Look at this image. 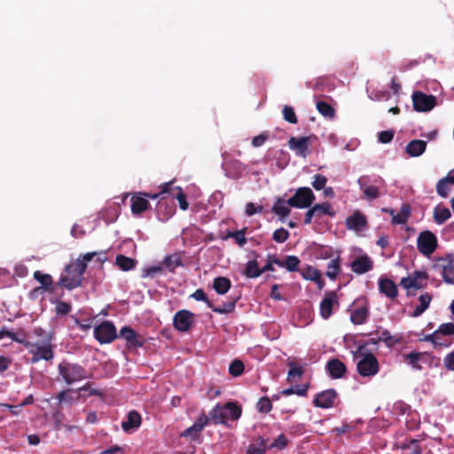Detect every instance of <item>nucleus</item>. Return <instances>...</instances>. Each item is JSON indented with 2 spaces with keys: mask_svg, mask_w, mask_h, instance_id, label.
<instances>
[{
  "mask_svg": "<svg viewBox=\"0 0 454 454\" xmlns=\"http://www.w3.org/2000/svg\"><path fill=\"white\" fill-rule=\"evenodd\" d=\"M98 253L90 252L80 255L75 262H71L65 268V274H62L56 283L58 286H63L67 290H73L82 286L83 274L87 269V263L90 262Z\"/></svg>",
  "mask_w": 454,
  "mask_h": 454,
  "instance_id": "f257e3e1",
  "label": "nucleus"
},
{
  "mask_svg": "<svg viewBox=\"0 0 454 454\" xmlns=\"http://www.w3.org/2000/svg\"><path fill=\"white\" fill-rule=\"evenodd\" d=\"M239 405L233 402H228L225 405L217 404L210 412V420L214 424H225L228 419L236 420L241 415Z\"/></svg>",
  "mask_w": 454,
  "mask_h": 454,
  "instance_id": "f03ea898",
  "label": "nucleus"
},
{
  "mask_svg": "<svg viewBox=\"0 0 454 454\" xmlns=\"http://www.w3.org/2000/svg\"><path fill=\"white\" fill-rule=\"evenodd\" d=\"M58 370L67 385H72L87 378L85 368L78 364L63 361L59 364Z\"/></svg>",
  "mask_w": 454,
  "mask_h": 454,
  "instance_id": "7ed1b4c3",
  "label": "nucleus"
},
{
  "mask_svg": "<svg viewBox=\"0 0 454 454\" xmlns=\"http://www.w3.org/2000/svg\"><path fill=\"white\" fill-rule=\"evenodd\" d=\"M26 348L28 349L29 354L32 355L31 362L33 364L40 360L51 361L54 357L50 338L43 344L30 341V343L26 344Z\"/></svg>",
  "mask_w": 454,
  "mask_h": 454,
  "instance_id": "20e7f679",
  "label": "nucleus"
},
{
  "mask_svg": "<svg viewBox=\"0 0 454 454\" xmlns=\"http://www.w3.org/2000/svg\"><path fill=\"white\" fill-rule=\"evenodd\" d=\"M316 200L315 194L309 187H300L295 193L286 200V204L297 208L310 207Z\"/></svg>",
  "mask_w": 454,
  "mask_h": 454,
  "instance_id": "39448f33",
  "label": "nucleus"
},
{
  "mask_svg": "<svg viewBox=\"0 0 454 454\" xmlns=\"http://www.w3.org/2000/svg\"><path fill=\"white\" fill-rule=\"evenodd\" d=\"M434 268L441 271L445 283L454 285V254L450 253L438 257Z\"/></svg>",
  "mask_w": 454,
  "mask_h": 454,
  "instance_id": "423d86ee",
  "label": "nucleus"
},
{
  "mask_svg": "<svg viewBox=\"0 0 454 454\" xmlns=\"http://www.w3.org/2000/svg\"><path fill=\"white\" fill-rule=\"evenodd\" d=\"M438 239L431 231H422L417 238V248L424 256L429 257L437 248Z\"/></svg>",
  "mask_w": 454,
  "mask_h": 454,
  "instance_id": "0eeeda50",
  "label": "nucleus"
},
{
  "mask_svg": "<svg viewBox=\"0 0 454 454\" xmlns=\"http://www.w3.org/2000/svg\"><path fill=\"white\" fill-rule=\"evenodd\" d=\"M357 372L362 377H372L380 371L379 361L372 353L362 354L356 364Z\"/></svg>",
  "mask_w": 454,
  "mask_h": 454,
  "instance_id": "6e6552de",
  "label": "nucleus"
},
{
  "mask_svg": "<svg viewBox=\"0 0 454 454\" xmlns=\"http://www.w3.org/2000/svg\"><path fill=\"white\" fill-rule=\"evenodd\" d=\"M428 274L423 270H415L412 274L406 278H403L400 281V286L407 290V295H415L414 290L422 289L426 286L421 280H427Z\"/></svg>",
  "mask_w": 454,
  "mask_h": 454,
  "instance_id": "1a4fd4ad",
  "label": "nucleus"
},
{
  "mask_svg": "<svg viewBox=\"0 0 454 454\" xmlns=\"http://www.w3.org/2000/svg\"><path fill=\"white\" fill-rule=\"evenodd\" d=\"M94 337L100 344L113 342L118 337L114 323L111 321H104L95 326Z\"/></svg>",
  "mask_w": 454,
  "mask_h": 454,
  "instance_id": "9d476101",
  "label": "nucleus"
},
{
  "mask_svg": "<svg viewBox=\"0 0 454 454\" xmlns=\"http://www.w3.org/2000/svg\"><path fill=\"white\" fill-rule=\"evenodd\" d=\"M195 314L188 309H181L176 312L173 317V326L182 333L189 332L195 323Z\"/></svg>",
  "mask_w": 454,
  "mask_h": 454,
  "instance_id": "9b49d317",
  "label": "nucleus"
},
{
  "mask_svg": "<svg viewBox=\"0 0 454 454\" xmlns=\"http://www.w3.org/2000/svg\"><path fill=\"white\" fill-rule=\"evenodd\" d=\"M412 105L417 112H429L436 106V98L422 91H415L412 94Z\"/></svg>",
  "mask_w": 454,
  "mask_h": 454,
  "instance_id": "f8f14e48",
  "label": "nucleus"
},
{
  "mask_svg": "<svg viewBox=\"0 0 454 454\" xmlns=\"http://www.w3.org/2000/svg\"><path fill=\"white\" fill-rule=\"evenodd\" d=\"M118 337L126 340V347L129 349L142 348L145 342V339L130 326H123Z\"/></svg>",
  "mask_w": 454,
  "mask_h": 454,
  "instance_id": "ddd939ff",
  "label": "nucleus"
},
{
  "mask_svg": "<svg viewBox=\"0 0 454 454\" xmlns=\"http://www.w3.org/2000/svg\"><path fill=\"white\" fill-rule=\"evenodd\" d=\"M337 395V392L333 388L324 390L316 395L313 404L323 409L331 408L333 406Z\"/></svg>",
  "mask_w": 454,
  "mask_h": 454,
  "instance_id": "4468645a",
  "label": "nucleus"
},
{
  "mask_svg": "<svg viewBox=\"0 0 454 454\" xmlns=\"http://www.w3.org/2000/svg\"><path fill=\"white\" fill-rule=\"evenodd\" d=\"M310 137H292L288 140V146L296 155L305 158L309 153Z\"/></svg>",
  "mask_w": 454,
  "mask_h": 454,
  "instance_id": "2eb2a0df",
  "label": "nucleus"
},
{
  "mask_svg": "<svg viewBox=\"0 0 454 454\" xmlns=\"http://www.w3.org/2000/svg\"><path fill=\"white\" fill-rule=\"evenodd\" d=\"M334 304L339 305L336 293L334 291L326 292L319 306L320 315L323 318L327 319L332 316Z\"/></svg>",
  "mask_w": 454,
  "mask_h": 454,
  "instance_id": "dca6fc26",
  "label": "nucleus"
},
{
  "mask_svg": "<svg viewBox=\"0 0 454 454\" xmlns=\"http://www.w3.org/2000/svg\"><path fill=\"white\" fill-rule=\"evenodd\" d=\"M350 268L354 273L362 275L372 270L373 261L367 254H363L351 262Z\"/></svg>",
  "mask_w": 454,
  "mask_h": 454,
  "instance_id": "f3484780",
  "label": "nucleus"
},
{
  "mask_svg": "<svg viewBox=\"0 0 454 454\" xmlns=\"http://www.w3.org/2000/svg\"><path fill=\"white\" fill-rule=\"evenodd\" d=\"M325 369L332 379H340L347 372L345 364L338 358L330 359L325 365Z\"/></svg>",
  "mask_w": 454,
  "mask_h": 454,
  "instance_id": "a211bd4d",
  "label": "nucleus"
},
{
  "mask_svg": "<svg viewBox=\"0 0 454 454\" xmlns=\"http://www.w3.org/2000/svg\"><path fill=\"white\" fill-rule=\"evenodd\" d=\"M368 176H361L357 180L360 189L363 191L364 197L367 200H375L380 196V189L377 185H370Z\"/></svg>",
  "mask_w": 454,
  "mask_h": 454,
  "instance_id": "6ab92c4d",
  "label": "nucleus"
},
{
  "mask_svg": "<svg viewBox=\"0 0 454 454\" xmlns=\"http://www.w3.org/2000/svg\"><path fill=\"white\" fill-rule=\"evenodd\" d=\"M367 219L364 214L359 211L354 212L346 219V227L348 230L356 231H361L367 227Z\"/></svg>",
  "mask_w": 454,
  "mask_h": 454,
  "instance_id": "aec40b11",
  "label": "nucleus"
},
{
  "mask_svg": "<svg viewBox=\"0 0 454 454\" xmlns=\"http://www.w3.org/2000/svg\"><path fill=\"white\" fill-rule=\"evenodd\" d=\"M380 293L390 300H395L398 295L397 286L393 280L387 278L379 279Z\"/></svg>",
  "mask_w": 454,
  "mask_h": 454,
  "instance_id": "412c9836",
  "label": "nucleus"
},
{
  "mask_svg": "<svg viewBox=\"0 0 454 454\" xmlns=\"http://www.w3.org/2000/svg\"><path fill=\"white\" fill-rule=\"evenodd\" d=\"M131 212L133 215H140L150 207L148 200L142 196L141 192L135 193L131 196Z\"/></svg>",
  "mask_w": 454,
  "mask_h": 454,
  "instance_id": "4be33fe9",
  "label": "nucleus"
},
{
  "mask_svg": "<svg viewBox=\"0 0 454 454\" xmlns=\"http://www.w3.org/2000/svg\"><path fill=\"white\" fill-rule=\"evenodd\" d=\"M141 425V416L136 411L128 413L127 419L121 422V428L124 432H129L132 429L138 428Z\"/></svg>",
  "mask_w": 454,
  "mask_h": 454,
  "instance_id": "5701e85b",
  "label": "nucleus"
},
{
  "mask_svg": "<svg viewBox=\"0 0 454 454\" xmlns=\"http://www.w3.org/2000/svg\"><path fill=\"white\" fill-rule=\"evenodd\" d=\"M427 148V142L420 139H414L408 143L405 147V152L411 157H419L420 156Z\"/></svg>",
  "mask_w": 454,
  "mask_h": 454,
  "instance_id": "b1692460",
  "label": "nucleus"
},
{
  "mask_svg": "<svg viewBox=\"0 0 454 454\" xmlns=\"http://www.w3.org/2000/svg\"><path fill=\"white\" fill-rule=\"evenodd\" d=\"M291 206L286 204V201L282 198H277L272 208L271 212L275 215H278L282 222L288 216L291 212Z\"/></svg>",
  "mask_w": 454,
  "mask_h": 454,
  "instance_id": "393cba45",
  "label": "nucleus"
},
{
  "mask_svg": "<svg viewBox=\"0 0 454 454\" xmlns=\"http://www.w3.org/2000/svg\"><path fill=\"white\" fill-rule=\"evenodd\" d=\"M276 265L286 268L288 271L295 272L299 270V265L301 263L300 259L295 255H287L285 261L276 259L273 261Z\"/></svg>",
  "mask_w": 454,
  "mask_h": 454,
  "instance_id": "a878e982",
  "label": "nucleus"
},
{
  "mask_svg": "<svg viewBox=\"0 0 454 454\" xmlns=\"http://www.w3.org/2000/svg\"><path fill=\"white\" fill-rule=\"evenodd\" d=\"M433 296L429 293L422 294L419 297V304L417 305L414 310L411 312V316L412 317H418L421 316L429 307L432 301Z\"/></svg>",
  "mask_w": 454,
  "mask_h": 454,
  "instance_id": "bb28decb",
  "label": "nucleus"
},
{
  "mask_svg": "<svg viewBox=\"0 0 454 454\" xmlns=\"http://www.w3.org/2000/svg\"><path fill=\"white\" fill-rule=\"evenodd\" d=\"M34 278L38 281L42 287L50 293L55 292L56 285H53L52 277L50 274L42 273L40 270L34 272Z\"/></svg>",
  "mask_w": 454,
  "mask_h": 454,
  "instance_id": "cd10ccee",
  "label": "nucleus"
},
{
  "mask_svg": "<svg viewBox=\"0 0 454 454\" xmlns=\"http://www.w3.org/2000/svg\"><path fill=\"white\" fill-rule=\"evenodd\" d=\"M451 216L448 207L439 204L433 210V219L438 225L443 224Z\"/></svg>",
  "mask_w": 454,
  "mask_h": 454,
  "instance_id": "c85d7f7f",
  "label": "nucleus"
},
{
  "mask_svg": "<svg viewBox=\"0 0 454 454\" xmlns=\"http://www.w3.org/2000/svg\"><path fill=\"white\" fill-rule=\"evenodd\" d=\"M315 218L321 219L325 215L334 216L336 212L332 208L329 202H323L321 204H316L312 207Z\"/></svg>",
  "mask_w": 454,
  "mask_h": 454,
  "instance_id": "c756f323",
  "label": "nucleus"
},
{
  "mask_svg": "<svg viewBox=\"0 0 454 454\" xmlns=\"http://www.w3.org/2000/svg\"><path fill=\"white\" fill-rule=\"evenodd\" d=\"M231 282L228 278L217 277L214 279L213 287L218 294H225L231 288Z\"/></svg>",
  "mask_w": 454,
  "mask_h": 454,
  "instance_id": "7c9ffc66",
  "label": "nucleus"
},
{
  "mask_svg": "<svg viewBox=\"0 0 454 454\" xmlns=\"http://www.w3.org/2000/svg\"><path fill=\"white\" fill-rule=\"evenodd\" d=\"M116 265L123 271L133 270L137 262L123 254H118L115 258Z\"/></svg>",
  "mask_w": 454,
  "mask_h": 454,
  "instance_id": "2f4dec72",
  "label": "nucleus"
},
{
  "mask_svg": "<svg viewBox=\"0 0 454 454\" xmlns=\"http://www.w3.org/2000/svg\"><path fill=\"white\" fill-rule=\"evenodd\" d=\"M368 316V309L366 307H360L352 311L350 320L354 325H362L367 320Z\"/></svg>",
  "mask_w": 454,
  "mask_h": 454,
  "instance_id": "473e14b6",
  "label": "nucleus"
},
{
  "mask_svg": "<svg viewBox=\"0 0 454 454\" xmlns=\"http://www.w3.org/2000/svg\"><path fill=\"white\" fill-rule=\"evenodd\" d=\"M239 297L231 298V301L223 303V306H215L213 304V308H210L214 312L217 314H229L235 310L236 303L239 301Z\"/></svg>",
  "mask_w": 454,
  "mask_h": 454,
  "instance_id": "72a5a7b5",
  "label": "nucleus"
},
{
  "mask_svg": "<svg viewBox=\"0 0 454 454\" xmlns=\"http://www.w3.org/2000/svg\"><path fill=\"white\" fill-rule=\"evenodd\" d=\"M243 274L249 278H255L261 276L259 262L256 260L249 261L246 265Z\"/></svg>",
  "mask_w": 454,
  "mask_h": 454,
  "instance_id": "f704fd0d",
  "label": "nucleus"
},
{
  "mask_svg": "<svg viewBox=\"0 0 454 454\" xmlns=\"http://www.w3.org/2000/svg\"><path fill=\"white\" fill-rule=\"evenodd\" d=\"M340 271V257L331 260L327 263V270L325 275L332 280H334Z\"/></svg>",
  "mask_w": 454,
  "mask_h": 454,
  "instance_id": "c9c22d12",
  "label": "nucleus"
},
{
  "mask_svg": "<svg viewBox=\"0 0 454 454\" xmlns=\"http://www.w3.org/2000/svg\"><path fill=\"white\" fill-rule=\"evenodd\" d=\"M422 357V353L412 351L409 354L403 355V361L410 364L415 370H421L422 366L419 362Z\"/></svg>",
  "mask_w": 454,
  "mask_h": 454,
  "instance_id": "e433bc0d",
  "label": "nucleus"
},
{
  "mask_svg": "<svg viewBox=\"0 0 454 454\" xmlns=\"http://www.w3.org/2000/svg\"><path fill=\"white\" fill-rule=\"evenodd\" d=\"M411 215L410 207L408 205L403 206L401 212L393 215L392 216V223L393 224H404L408 221V218Z\"/></svg>",
  "mask_w": 454,
  "mask_h": 454,
  "instance_id": "4c0bfd02",
  "label": "nucleus"
},
{
  "mask_svg": "<svg viewBox=\"0 0 454 454\" xmlns=\"http://www.w3.org/2000/svg\"><path fill=\"white\" fill-rule=\"evenodd\" d=\"M317 110L319 112V114L326 118H333L335 115L334 108L325 101L317 102Z\"/></svg>",
  "mask_w": 454,
  "mask_h": 454,
  "instance_id": "58836bf2",
  "label": "nucleus"
},
{
  "mask_svg": "<svg viewBox=\"0 0 454 454\" xmlns=\"http://www.w3.org/2000/svg\"><path fill=\"white\" fill-rule=\"evenodd\" d=\"M163 263L170 272H173L176 270V268L183 266L182 259L178 254L167 256Z\"/></svg>",
  "mask_w": 454,
  "mask_h": 454,
  "instance_id": "ea45409f",
  "label": "nucleus"
},
{
  "mask_svg": "<svg viewBox=\"0 0 454 454\" xmlns=\"http://www.w3.org/2000/svg\"><path fill=\"white\" fill-rule=\"evenodd\" d=\"M301 276L303 277V278L307 280L318 282L321 277V272L320 270L312 266H307L305 269L302 270Z\"/></svg>",
  "mask_w": 454,
  "mask_h": 454,
  "instance_id": "a19ab883",
  "label": "nucleus"
},
{
  "mask_svg": "<svg viewBox=\"0 0 454 454\" xmlns=\"http://www.w3.org/2000/svg\"><path fill=\"white\" fill-rule=\"evenodd\" d=\"M438 339H440V336H439V334L437 333V330H435L433 333L425 335L423 338L420 339V340L430 342L434 347H437V346H440V347H449L450 345V342L438 341Z\"/></svg>",
  "mask_w": 454,
  "mask_h": 454,
  "instance_id": "79ce46f5",
  "label": "nucleus"
},
{
  "mask_svg": "<svg viewBox=\"0 0 454 454\" xmlns=\"http://www.w3.org/2000/svg\"><path fill=\"white\" fill-rule=\"evenodd\" d=\"M174 190L176 191V193H172V196L178 200L179 207L184 211L187 210L189 207V203L186 200L185 193L179 186L175 187Z\"/></svg>",
  "mask_w": 454,
  "mask_h": 454,
  "instance_id": "37998d69",
  "label": "nucleus"
},
{
  "mask_svg": "<svg viewBox=\"0 0 454 454\" xmlns=\"http://www.w3.org/2000/svg\"><path fill=\"white\" fill-rule=\"evenodd\" d=\"M400 340L401 338L391 335L388 330H383L379 337V340L383 341L387 347L395 346L400 342Z\"/></svg>",
  "mask_w": 454,
  "mask_h": 454,
  "instance_id": "c03bdc74",
  "label": "nucleus"
},
{
  "mask_svg": "<svg viewBox=\"0 0 454 454\" xmlns=\"http://www.w3.org/2000/svg\"><path fill=\"white\" fill-rule=\"evenodd\" d=\"M173 183H174L173 181H170V182L165 183L162 185H160L161 191L159 193L141 192V194L143 197L146 198L147 200L148 199L156 200L161 194L170 192L171 189H172Z\"/></svg>",
  "mask_w": 454,
  "mask_h": 454,
  "instance_id": "a18cd8bd",
  "label": "nucleus"
},
{
  "mask_svg": "<svg viewBox=\"0 0 454 454\" xmlns=\"http://www.w3.org/2000/svg\"><path fill=\"white\" fill-rule=\"evenodd\" d=\"M245 366L241 360H233L229 366V372L233 377L240 376L244 372Z\"/></svg>",
  "mask_w": 454,
  "mask_h": 454,
  "instance_id": "49530a36",
  "label": "nucleus"
},
{
  "mask_svg": "<svg viewBox=\"0 0 454 454\" xmlns=\"http://www.w3.org/2000/svg\"><path fill=\"white\" fill-rule=\"evenodd\" d=\"M450 183H448L445 177L440 179L436 184V192L439 196L442 198H447L450 194V188L449 186Z\"/></svg>",
  "mask_w": 454,
  "mask_h": 454,
  "instance_id": "de8ad7c7",
  "label": "nucleus"
},
{
  "mask_svg": "<svg viewBox=\"0 0 454 454\" xmlns=\"http://www.w3.org/2000/svg\"><path fill=\"white\" fill-rule=\"evenodd\" d=\"M282 114L285 121H288L289 123L296 124L298 122V119L294 107L287 105L284 106Z\"/></svg>",
  "mask_w": 454,
  "mask_h": 454,
  "instance_id": "09e8293b",
  "label": "nucleus"
},
{
  "mask_svg": "<svg viewBox=\"0 0 454 454\" xmlns=\"http://www.w3.org/2000/svg\"><path fill=\"white\" fill-rule=\"evenodd\" d=\"M256 407L260 412L269 413L272 410V403L269 397L263 396L259 399Z\"/></svg>",
  "mask_w": 454,
  "mask_h": 454,
  "instance_id": "8fccbe9b",
  "label": "nucleus"
},
{
  "mask_svg": "<svg viewBox=\"0 0 454 454\" xmlns=\"http://www.w3.org/2000/svg\"><path fill=\"white\" fill-rule=\"evenodd\" d=\"M74 390L73 389H67V390H63L61 392H59L57 395V399L59 400V403H72L73 401H77L79 400L80 398V395H77L75 397H74L73 395H71L70 394L73 393Z\"/></svg>",
  "mask_w": 454,
  "mask_h": 454,
  "instance_id": "3c124183",
  "label": "nucleus"
},
{
  "mask_svg": "<svg viewBox=\"0 0 454 454\" xmlns=\"http://www.w3.org/2000/svg\"><path fill=\"white\" fill-rule=\"evenodd\" d=\"M227 237L233 238L236 243L240 247H243L247 243V239L245 237V229L236 231H228Z\"/></svg>",
  "mask_w": 454,
  "mask_h": 454,
  "instance_id": "603ef678",
  "label": "nucleus"
},
{
  "mask_svg": "<svg viewBox=\"0 0 454 454\" xmlns=\"http://www.w3.org/2000/svg\"><path fill=\"white\" fill-rule=\"evenodd\" d=\"M191 297L198 301H204L209 309L213 308V302L208 300L207 294L201 288L197 289Z\"/></svg>",
  "mask_w": 454,
  "mask_h": 454,
  "instance_id": "864d4df0",
  "label": "nucleus"
},
{
  "mask_svg": "<svg viewBox=\"0 0 454 454\" xmlns=\"http://www.w3.org/2000/svg\"><path fill=\"white\" fill-rule=\"evenodd\" d=\"M71 309L72 306L68 302L63 301H58L56 302L55 311L58 316H66L71 311Z\"/></svg>",
  "mask_w": 454,
  "mask_h": 454,
  "instance_id": "5fc2aeb1",
  "label": "nucleus"
},
{
  "mask_svg": "<svg viewBox=\"0 0 454 454\" xmlns=\"http://www.w3.org/2000/svg\"><path fill=\"white\" fill-rule=\"evenodd\" d=\"M290 370L287 374V380L292 382L294 380V377H301L304 371L301 366H296L294 363L289 364Z\"/></svg>",
  "mask_w": 454,
  "mask_h": 454,
  "instance_id": "6e6d98bb",
  "label": "nucleus"
},
{
  "mask_svg": "<svg viewBox=\"0 0 454 454\" xmlns=\"http://www.w3.org/2000/svg\"><path fill=\"white\" fill-rule=\"evenodd\" d=\"M289 235L290 234L287 230L279 228L273 232L272 239L278 243H284L288 239Z\"/></svg>",
  "mask_w": 454,
  "mask_h": 454,
  "instance_id": "4d7b16f0",
  "label": "nucleus"
},
{
  "mask_svg": "<svg viewBox=\"0 0 454 454\" xmlns=\"http://www.w3.org/2000/svg\"><path fill=\"white\" fill-rule=\"evenodd\" d=\"M326 183H327L326 176H325L321 174H317L313 176V181H312L311 184L315 190L320 191L325 187Z\"/></svg>",
  "mask_w": 454,
  "mask_h": 454,
  "instance_id": "13d9d810",
  "label": "nucleus"
},
{
  "mask_svg": "<svg viewBox=\"0 0 454 454\" xmlns=\"http://www.w3.org/2000/svg\"><path fill=\"white\" fill-rule=\"evenodd\" d=\"M437 333L440 335H454V323H444L439 325Z\"/></svg>",
  "mask_w": 454,
  "mask_h": 454,
  "instance_id": "bf43d9fd",
  "label": "nucleus"
},
{
  "mask_svg": "<svg viewBox=\"0 0 454 454\" xmlns=\"http://www.w3.org/2000/svg\"><path fill=\"white\" fill-rule=\"evenodd\" d=\"M395 136V132L392 129L383 130L378 134V140L382 144L390 143Z\"/></svg>",
  "mask_w": 454,
  "mask_h": 454,
  "instance_id": "052dcab7",
  "label": "nucleus"
},
{
  "mask_svg": "<svg viewBox=\"0 0 454 454\" xmlns=\"http://www.w3.org/2000/svg\"><path fill=\"white\" fill-rule=\"evenodd\" d=\"M288 444V440L284 434H279L270 444V448L285 449Z\"/></svg>",
  "mask_w": 454,
  "mask_h": 454,
  "instance_id": "680f3d73",
  "label": "nucleus"
},
{
  "mask_svg": "<svg viewBox=\"0 0 454 454\" xmlns=\"http://www.w3.org/2000/svg\"><path fill=\"white\" fill-rule=\"evenodd\" d=\"M268 138H269V133L262 132L260 135L253 137L252 145L254 147H260L268 140Z\"/></svg>",
  "mask_w": 454,
  "mask_h": 454,
  "instance_id": "e2e57ef3",
  "label": "nucleus"
},
{
  "mask_svg": "<svg viewBox=\"0 0 454 454\" xmlns=\"http://www.w3.org/2000/svg\"><path fill=\"white\" fill-rule=\"evenodd\" d=\"M410 450H407L406 454H422V449L419 445V441L415 439H410Z\"/></svg>",
  "mask_w": 454,
  "mask_h": 454,
  "instance_id": "0e129e2a",
  "label": "nucleus"
},
{
  "mask_svg": "<svg viewBox=\"0 0 454 454\" xmlns=\"http://www.w3.org/2000/svg\"><path fill=\"white\" fill-rule=\"evenodd\" d=\"M161 270H162V268L160 266H152V267L146 268L144 270L143 277L144 278L149 277V278H153L158 273L161 272Z\"/></svg>",
  "mask_w": 454,
  "mask_h": 454,
  "instance_id": "69168bd1",
  "label": "nucleus"
},
{
  "mask_svg": "<svg viewBox=\"0 0 454 454\" xmlns=\"http://www.w3.org/2000/svg\"><path fill=\"white\" fill-rule=\"evenodd\" d=\"M443 364L447 370L454 371V350L444 357Z\"/></svg>",
  "mask_w": 454,
  "mask_h": 454,
  "instance_id": "338daca9",
  "label": "nucleus"
},
{
  "mask_svg": "<svg viewBox=\"0 0 454 454\" xmlns=\"http://www.w3.org/2000/svg\"><path fill=\"white\" fill-rule=\"evenodd\" d=\"M262 447H257L254 444H251L247 450V454H264L266 447L264 444V441L262 439Z\"/></svg>",
  "mask_w": 454,
  "mask_h": 454,
  "instance_id": "774afa93",
  "label": "nucleus"
}]
</instances>
